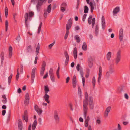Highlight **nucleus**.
I'll list each match as a JSON object with an SVG mask.
<instances>
[{
    "mask_svg": "<svg viewBox=\"0 0 130 130\" xmlns=\"http://www.w3.org/2000/svg\"><path fill=\"white\" fill-rule=\"evenodd\" d=\"M111 52H109L107 54V58L108 60H109L111 58Z\"/></svg>",
    "mask_w": 130,
    "mask_h": 130,
    "instance_id": "c9c22d12",
    "label": "nucleus"
},
{
    "mask_svg": "<svg viewBox=\"0 0 130 130\" xmlns=\"http://www.w3.org/2000/svg\"><path fill=\"white\" fill-rule=\"evenodd\" d=\"M13 49L11 46H10L9 48V57L10 58H11L12 54Z\"/></svg>",
    "mask_w": 130,
    "mask_h": 130,
    "instance_id": "393cba45",
    "label": "nucleus"
},
{
    "mask_svg": "<svg viewBox=\"0 0 130 130\" xmlns=\"http://www.w3.org/2000/svg\"><path fill=\"white\" fill-rule=\"evenodd\" d=\"M19 75L20 73L18 72L16 76V79L17 81L18 80L19 77Z\"/></svg>",
    "mask_w": 130,
    "mask_h": 130,
    "instance_id": "052dcab7",
    "label": "nucleus"
},
{
    "mask_svg": "<svg viewBox=\"0 0 130 130\" xmlns=\"http://www.w3.org/2000/svg\"><path fill=\"white\" fill-rule=\"evenodd\" d=\"M49 89L48 85H46L44 86V91L45 93L47 94L49 91Z\"/></svg>",
    "mask_w": 130,
    "mask_h": 130,
    "instance_id": "473e14b6",
    "label": "nucleus"
},
{
    "mask_svg": "<svg viewBox=\"0 0 130 130\" xmlns=\"http://www.w3.org/2000/svg\"><path fill=\"white\" fill-rule=\"evenodd\" d=\"M123 30L122 29H120L119 31V39L120 41H122L123 39Z\"/></svg>",
    "mask_w": 130,
    "mask_h": 130,
    "instance_id": "6ab92c4d",
    "label": "nucleus"
},
{
    "mask_svg": "<svg viewBox=\"0 0 130 130\" xmlns=\"http://www.w3.org/2000/svg\"><path fill=\"white\" fill-rule=\"evenodd\" d=\"M101 21L102 28L103 29H104L105 27V18L103 16H102Z\"/></svg>",
    "mask_w": 130,
    "mask_h": 130,
    "instance_id": "412c9836",
    "label": "nucleus"
},
{
    "mask_svg": "<svg viewBox=\"0 0 130 130\" xmlns=\"http://www.w3.org/2000/svg\"><path fill=\"white\" fill-rule=\"evenodd\" d=\"M49 74L51 80L52 82H54L55 81L54 76L53 69L52 68L50 69L49 71Z\"/></svg>",
    "mask_w": 130,
    "mask_h": 130,
    "instance_id": "423d86ee",
    "label": "nucleus"
},
{
    "mask_svg": "<svg viewBox=\"0 0 130 130\" xmlns=\"http://www.w3.org/2000/svg\"><path fill=\"white\" fill-rule=\"evenodd\" d=\"M87 16V14L86 13L84 14L83 15V17H82V21L83 22H84L85 21V20L86 18V17Z\"/></svg>",
    "mask_w": 130,
    "mask_h": 130,
    "instance_id": "09e8293b",
    "label": "nucleus"
},
{
    "mask_svg": "<svg viewBox=\"0 0 130 130\" xmlns=\"http://www.w3.org/2000/svg\"><path fill=\"white\" fill-rule=\"evenodd\" d=\"M37 121L36 120L34 121L33 124L32 126V130H35L36 127L37 126Z\"/></svg>",
    "mask_w": 130,
    "mask_h": 130,
    "instance_id": "2f4dec72",
    "label": "nucleus"
},
{
    "mask_svg": "<svg viewBox=\"0 0 130 130\" xmlns=\"http://www.w3.org/2000/svg\"><path fill=\"white\" fill-rule=\"evenodd\" d=\"M82 49L84 51H86L87 50V46L86 43L85 42H84L82 46Z\"/></svg>",
    "mask_w": 130,
    "mask_h": 130,
    "instance_id": "c756f323",
    "label": "nucleus"
},
{
    "mask_svg": "<svg viewBox=\"0 0 130 130\" xmlns=\"http://www.w3.org/2000/svg\"><path fill=\"white\" fill-rule=\"evenodd\" d=\"M89 4L90 6L91 10L90 11L91 13H92L93 12V11L94 9V7L93 3L91 2H90L89 3Z\"/></svg>",
    "mask_w": 130,
    "mask_h": 130,
    "instance_id": "7c9ffc66",
    "label": "nucleus"
},
{
    "mask_svg": "<svg viewBox=\"0 0 130 130\" xmlns=\"http://www.w3.org/2000/svg\"><path fill=\"white\" fill-rule=\"evenodd\" d=\"M29 15L30 17H32L34 15V13L33 12H29Z\"/></svg>",
    "mask_w": 130,
    "mask_h": 130,
    "instance_id": "5fc2aeb1",
    "label": "nucleus"
},
{
    "mask_svg": "<svg viewBox=\"0 0 130 130\" xmlns=\"http://www.w3.org/2000/svg\"><path fill=\"white\" fill-rule=\"evenodd\" d=\"M92 15H91L88 18V21L89 25H90L92 24Z\"/></svg>",
    "mask_w": 130,
    "mask_h": 130,
    "instance_id": "72a5a7b5",
    "label": "nucleus"
},
{
    "mask_svg": "<svg viewBox=\"0 0 130 130\" xmlns=\"http://www.w3.org/2000/svg\"><path fill=\"white\" fill-rule=\"evenodd\" d=\"M48 76V73L47 72L46 74L43 77V79H45Z\"/></svg>",
    "mask_w": 130,
    "mask_h": 130,
    "instance_id": "e2e57ef3",
    "label": "nucleus"
},
{
    "mask_svg": "<svg viewBox=\"0 0 130 130\" xmlns=\"http://www.w3.org/2000/svg\"><path fill=\"white\" fill-rule=\"evenodd\" d=\"M7 99H4L2 100V102L4 104H5L7 102Z\"/></svg>",
    "mask_w": 130,
    "mask_h": 130,
    "instance_id": "13d9d810",
    "label": "nucleus"
},
{
    "mask_svg": "<svg viewBox=\"0 0 130 130\" xmlns=\"http://www.w3.org/2000/svg\"><path fill=\"white\" fill-rule=\"evenodd\" d=\"M121 129L122 128L120 125L119 124H118V128L117 130H121Z\"/></svg>",
    "mask_w": 130,
    "mask_h": 130,
    "instance_id": "6e6d98bb",
    "label": "nucleus"
},
{
    "mask_svg": "<svg viewBox=\"0 0 130 130\" xmlns=\"http://www.w3.org/2000/svg\"><path fill=\"white\" fill-rule=\"evenodd\" d=\"M5 85H4L2 86L1 85H0V89L3 90H4L5 89Z\"/></svg>",
    "mask_w": 130,
    "mask_h": 130,
    "instance_id": "8fccbe9b",
    "label": "nucleus"
},
{
    "mask_svg": "<svg viewBox=\"0 0 130 130\" xmlns=\"http://www.w3.org/2000/svg\"><path fill=\"white\" fill-rule=\"evenodd\" d=\"M5 27H8V22L7 20H6L5 22Z\"/></svg>",
    "mask_w": 130,
    "mask_h": 130,
    "instance_id": "0e129e2a",
    "label": "nucleus"
},
{
    "mask_svg": "<svg viewBox=\"0 0 130 130\" xmlns=\"http://www.w3.org/2000/svg\"><path fill=\"white\" fill-rule=\"evenodd\" d=\"M10 112H9L7 116V120L8 121H9L10 120Z\"/></svg>",
    "mask_w": 130,
    "mask_h": 130,
    "instance_id": "603ef678",
    "label": "nucleus"
},
{
    "mask_svg": "<svg viewBox=\"0 0 130 130\" xmlns=\"http://www.w3.org/2000/svg\"><path fill=\"white\" fill-rule=\"evenodd\" d=\"M23 119V120H24L26 122H27L28 121L27 111V110L25 111L24 112Z\"/></svg>",
    "mask_w": 130,
    "mask_h": 130,
    "instance_id": "4be33fe9",
    "label": "nucleus"
},
{
    "mask_svg": "<svg viewBox=\"0 0 130 130\" xmlns=\"http://www.w3.org/2000/svg\"><path fill=\"white\" fill-rule=\"evenodd\" d=\"M95 83H96V80L95 78V77H93L92 79V83L93 84V85L94 87L95 86Z\"/></svg>",
    "mask_w": 130,
    "mask_h": 130,
    "instance_id": "ea45409f",
    "label": "nucleus"
},
{
    "mask_svg": "<svg viewBox=\"0 0 130 130\" xmlns=\"http://www.w3.org/2000/svg\"><path fill=\"white\" fill-rule=\"evenodd\" d=\"M67 5L66 3L63 2L61 5V10L62 12H64L66 10Z\"/></svg>",
    "mask_w": 130,
    "mask_h": 130,
    "instance_id": "ddd939ff",
    "label": "nucleus"
},
{
    "mask_svg": "<svg viewBox=\"0 0 130 130\" xmlns=\"http://www.w3.org/2000/svg\"><path fill=\"white\" fill-rule=\"evenodd\" d=\"M85 99L84 101L83 107H84V105H86V107H87V105H88V101L89 99V98L88 99V96L87 92H85Z\"/></svg>",
    "mask_w": 130,
    "mask_h": 130,
    "instance_id": "f8f14e48",
    "label": "nucleus"
},
{
    "mask_svg": "<svg viewBox=\"0 0 130 130\" xmlns=\"http://www.w3.org/2000/svg\"><path fill=\"white\" fill-rule=\"evenodd\" d=\"M101 122V121L99 119V118H98L96 120V122L97 123L99 124Z\"/></svg>",
    "mask_w": 130,
    "mask_h": 130,
    "instance_id": "864d4df0",
    "label": "nucleus"
},
{
    "mask_svg": "<svg viewBox=\"0 0 130 130\" xmlns=\"http://www.w3.org/2000/svg\"><path fill=\"white\" fill-rule=\"evenodd\" d=\"M102 68L101 67H100L99 69V72L98 73V82L100 83L102 77Z\"/></svg>",
    "mask_w": 130,
    "mask_h": 130,
    "instance_id": "4468645a",
    "label": "nucleus"
},
{
    "mask_svg": "<svg viewBox=\"0 0 130 130\" xmlns=\"http://www.w3.org/2000/svg\"><path fill=\"white\" fill-rule=\"evenodd\" d=\"M124 97L127 99H128V98H129L128 96V94L126 93L125 94Z\"/></svg>",
    "mask_w": 130,
    "mask_h": 130,
    "instance_id": "338daca9",
    "label": "nucleus"
},
{
    "mask_svg": "<svg viewBox=\"0 0 130 130\" xmlns=\"http://www.w3.org/2000/svg\"><path fill=\"white\" fill-rule=\"evenodd\" d=\"M29 103V99H25L24 101V104L25 105L27 106Z\"/></svg>",
    "mask_w": 130,
    "mask_h": 130,
    "instance_id": "79ce46f5",
    "label": "nucleus"
},
{
    "mask_svg": "<svg viewBox=\"0 0 130 130\" xmlns=\"http://www.w3.org/2000/svg\"><path fill=\"white\" fill-rule=\"evenodd\" d=\"M75 39L76 40L77 42L79 43L80 41V39L78 35H76L74 37Z\"/></svg>",
    "mask_w": 130,
    "mask_h": 130,
    "instance_id": "f704fd0d",
    "label": "nucleus"
},
{
    "mask_svg": "<svg viewBox=\"0 0 130 130\" xmlns=\"http://www.w3.org/2000/svg\"><path fill=\"white\" fill-rule=\"evenodd\" d=\"M64 55L66 58L65 64V65H67L69 61V57L68 54L66 51H65L64 52Z\"/></svg>",
    "mask_w": 130,
    "mask_h": 130,
    "instance_id": "2eb2a0df",
    "label": "nucleus"
},
{
    "mask_svg": "<svg viewBox=\"0 0 130 130\" xmlns=\"http://www.w3.org/2000/svg\"><path fill=\"white\" fill-rule=\"evenodd\" d=\"M51 4H50L48 7L47 10H44V15L45 18H46L47 15L50 12L51 10Z\"/></svg>",
    "mask_w": 130,
    "mask_h": 130,
    "instance_id": "0eeeda50",
    "label": "nucleus"
},
{
    "mask_svg": "<svg viewBox=\"0 0 130 130\" xmlns=\"http://www.w3.org/2000/svg\"><path fill=\"white\" fill-rule=\"evenodd\" d=\"M54 117L56 122L58 123L59 121V118L58 116L57 112L55 111L54 112Z\"/></svg>",
    "mask_w": 130,
    "mask_h": 130,
    "instance_id": "9b49d317",
    "label": "nucleus"
},
{
    "mask_svg": "<svg viewBox=\"0 0 130 130\" xmlns=\"http://www.w3.org/2000/svg\"><path fill=\"white\" fill-rule=\"evenodd\" d=\"M29 95L28 93H27L25 95V99H29Z\"/></svg>",
    "mask_w": 130,
    "mask_h": 130,
    "instance_id": "de8ad7c7",
    "label": "nucleus"
},
{
    "mask_svg": "<svg viewBox=\"0 0 130 130\" xmlns=\"http://www.w3.org/2000/svg\"><path fill=\"white\" fill-rule=\"evenodd\" d=\"M46 65V62L44 61H43L42 65V67L41 68L40 71V75L41 76H42L44 74Z\"/></svg>",
    "mask_w": 130,
    "mask_h": 130,
    "instance_id": "6e6552de",
    "label": "nucleus"
},
{
    "mask_svg": "<svg viewBox=\"0 0 130 130\" xmlns=\"http://www.w3.org/2000/svg\"><path fill=\"white\" fill-rule=\"evenodd\" d=\"M38 58L37 56L36 57H35V59L34 60V64H36L37 63Z\"/></svg>",
    "mask_w": 130,
    "mask_h": 130,
    "instance_id": "680f3d73",
    "label": "nucleus"
},
{
    "mask_svg": "<svg viewBox=\"0 0 130 130\" xmlns=\"http://www.w3.org/2000/svg\"><path fill=\"white\" fill-rule=\"evenodd\" d=\"M70 80V78L69 77H68L66 79V83H68Z\"/></svg>",
    "mask_w": 130,
    "mask_h": 130,
    "instance_id": "774afa93",
    "label": "nucleus"
},
{
    "mask_svg": "<svg viewBox=\"0 0 130 130\" xmlns=\"http://www.w3.org/2000/svg\"><path fill=\"white\" fill-rule=\"evenodd\" d=\"M88 108L85 105H84V107L83 108V116L85 119V122H88L90 119L89 116H88L86 118L87 114L88 112Z\"/></svg>",
    "mask_w": 130,
    "mask_h": 130,
    "instance_id": "f03ea898",
    "label": "nucleus"
},
{
    "mask_svg": "<svg viewBox=\"0 0 130 130\" xmlns=\"http://www.w3.org/2000/svg\"><path fill=\"white\" fill-rule=\"evenodd\" d=\"M110 73H112L113 72L112 67L111 66L109 67V71Z\"/></svg>",
    "mask_w": 130,
    "mask_h": 130,
    "instance_id": "3c124183",
    "label": "nucleus"
},
{
    "mask_svg": "<svg viewBox=\"0 0 130 130\" xmlns=\"http://www.w3.org/2000/svg\"><path fill=\"white\" fill-rule=\"evenodd\" d=\"M34 109L38 115H40L42 113V110L36 104L35 105Z\"/></svg>",
    "mask_w": 130,
    "mask_h": 130,
    "instance_id": "1a4fd4ad",
    "label": "nucleus"
},
{
    "mask_svg": "<svg viewBox=\"0 0 130 130\" xmlns=\"http://www.w3.org/2000/svg\"><path fill=\"white\" fill-rule=\"evenodd\" d=\"M76 76L74 75L73 76L72 79V86L73 88H75L76 85Z\"/></svg>",
    "mask_w": 130,
    "mask_h": 130,
    "instance_id": "a211bd4d",
    "label": "nucleus"
},
{
    "mask_svg": "<svg viewBox=\"0 0 130 130\" xmlns=\"http://www.w3.org/2000/svg\"><path fill=\"white\" fill-rule=\"evenodd\" d=\"M95 23V18H93L92 19V28H93Z\"/></svg>",
    "mask_w": 130,
    "mask_h": 130,
    "instance_id": "a18cd8bd",
    "label": "nucleus"
},
{
    "mask_svg": "<svg viewBox=\"0 0 130 130\" xmlns=\"http://www.w3.org/2000/svg\"><path fill=\"white\" fill-rule=\"evenodd\" d=\"M88 63L89 67L91 68L93 65V59L91 57H90L88 58Z\"/></svg>",
    "mask_w": 130,
    "mask_h": 130,
    "instance_id": "f3484780",
    "label": "nucleus"
},
{
    "mask_svg": "<svg viewBox=\"0 0 130 130\" xmlns=\"http://www.w3.org/2000/svg\"><path fill=\"white\" fill-rule=\"evenodd\" d=\"M40 49V45L39 43H38L36 47V56L38 55Z\"/></svg>",
    "mask_w": 130,
    "mask_h": 130,
    "instance_id": "cd10ccee",
    "label": "nucleus"
},
{
    "mask_svg": "<svg viewBox=\"0 0 130 130\" xmlns=\"http://www.w3.org/2000/svg\"><path fill=\"white\" fill-rule=\"evenodd\" d=\"M111 108L109 106L106 109L104 115L105 117L106 118L107 117L108 113L110 110Z\"/></svg>",
    "mask_w": 130,
    "mask_h": 130,
    "instance_id": "b1692460",
    "label": "nucleus"
},
{
    "mask_svg": "<svg viewBox=\"0 0 130 130\" xmlns=\"http://www.w3.org/2000/svg\"><path fill=\"white\" fill-rule=\"evenodd\" d=\"M88 102L89 104V107L90 109H93L94 107V104L93 98L92 97L90 96L89 97L88 101Z\"/></svg>",
    "mask_w": 130,
    "mask_h": 130,
    "instance_id": "20e7f679",
    "label": "nucleus"
},
{
    "mask_svg": "<svg viewBox=\"0 0 130 130\" xmlns=\"http://www.w3.org/2000/svg\"><path fill=\"white\" fill-rule=\"evenodd\" d=\"M121 51L120 50H119L116 54V64H117L120 62L121 58Z\"/></svg>",
    "mask_w": 130,
    "mask_h": 130,
    "instance_id": "7ed1b4c3",
    "label": "nucleus"
},
{
    "mask_svg": "<svg viewBox=\"0 0 130 130\" xmlns=\"http://www.w3.org/2000/svg\"><path fill=\"white\" fill-rule=\"evenodd\" d=\"M6 113V110H3L2 111V114L3 116H4Z\"/></svg>",
    "mask_w": 130,
    "mask_h": 130,
    "instance_id": "69168bd1",
    "label": "nucleus"
},
{
    "mask_svg": "<svg viewBox=\"0 0 130 130\" xmlns=\"http://www.w3.org/2000/svg\"><path fill=\"white\" fill-rule=\"evenodd\" d=\"M36 68L34 67L32 69L31 74V81L32 83V84L34 82V79L35 76V70Z\"/></svg>",
    "mask_w": 130,
    "mask_h": 130,
    "instance_id": "9d476101",
    "label": "nucleus"
},
{
    "mask_svg": "<svg viewBox=\"0 0 130 130\" xmlns=\"http://www.w3.org/2000/svg\"><path fill=\"white\" fill-rule=\"evenodd\" d=\"M18 125L19 130H22L23 126L22 121L21 119H19L18 121Z\"/></svg>",
    "mask_w": 130,
    "mask_h": 130,
    "instance_id": "5701e85b",
    "label": "nucleus"
},
{
    "mask_svg": "<svg viewBox=\"0 0 130 130\" xmlns=\"http://www.w3.org/2000/svg\"><path fill=\"white\" fill-rule=\"evenodd\" d=\"M29 16V15L28 13H26L25 14L24 18H25V23L26 27L28 28V24L27 23V20H28V18Z\"/></svg>",
    "mask_w": 130,
    "mask_h": 130,
    "instance_id": "aec40b11",
    "label": "nucleus"
},
{
    "mask_svg": "<svg viewBox=\"0 0 130 130\" xmlns=\"http://www.w3.org/2000/svg\"><path fill=\"white\" fill-rule=\"evenodd\" d=\"M55 41L54 40V41L52 43H51V44H50L48 45L49 48L50 49H51L52 48V47L55 44Z\"/></svg>",
    "mask_w": 130,
    "mask_h": 130,
    "instance_id": "c03bdc74",
    "label": "nucleus"
},
{
    "mask_svg": "<svg viewBox=\"0 0 130 130\" xmlns=\"http://www.w3.org/2000/svg\"><path fill=\"white\" fill-rule=\"evenodd\" d=\"M32 47L31 45H29L27 47L26 51L27 53H31L32 52Z\"/></svg>",
    "mask_w": 130,
    "mask_h": 130,
    "instance_id": "a878e982",
    "label": "nucleus"
},
{
    "mask_svg": "<svg viewBox=\"0 0 130 130\" xmlns=\"http://www.w3.org/2000/svg\"><path fill=\"white\" fill-rule=\"evenodd\" d=\"M82 71H80V73L81 74V75L82 76V83H83V86H84L85 85V78L83 77V75L82 74Z\"/></svg>",
    "mask_w": 130,
    "mask_h": 130,
    "instance_id": "e433bc0d",
    "label": "nucleus"
},
{
    "mask_svg": "<svg viewBox=\"0 0 130 130\" xmlns=\"http://www.w3.org/2000/svg\"><path fill=\"white\" fill-rule=\"evenodd\" d=\"M5 16L6 17H7L8 14V8L7 7H6L5 8Z\"/></svg>",
    "mask_w": 130,
    "mask_h": 130,
    "instance_id": "a19ab883",
    "label": "nucleus"
},
{
    "mask_svg": "<svg viewBox=\"0 0 130 130\" xmlns=\"http://www.w3.org/2000/svg\"><path fill=\"white\" fill-rule=\"evenodd\" d=\"M80 65L79 64H78L76 67V69L78 71L80 70Z\"/></svg>",
    "mask_w": 130,
    "mask_h": 130,
    "instance_id": "bf43d9fd",
    "label": "nucleus"
},
{
    "mask_svg": "<svg viewBox=\"0 0 130 130\" xmlns=\"http://www.w3.org/2000/svg\"><path fill=\"white\" fill-rule=\"evenodd\" d=\"M89 10L87 6H85L84 7V12L85 13H88Z\"/></svg>",
    "mask_w": 130,
    "mask_h": 130,
    "instance_id": "4c0bfd02",
    "label": "nucleus"
},
{
    "mask_svg": "<svg viewBox=\"0 0 130 130\" xmlns=\"http://www.w3.org/2000/svg\"><path fill=\"white\" fill-rule=\"evenodd\" d=\"M42 22H41L40 23V25H39L38 29V34H39L40 33L41 31V28L42 25Z\"/></svg>",
    "mask_w": 130,
    "mask_h": 130,
    "instance_id": "58836bf2",
    "label": "nucleus"
},
{
    "mask_svg": "<svg viewBox=\"0 0 130 130\" xmlns=\"http://www.w3.org/2000/svg\"><path fill=\"white\" fill-rule=\"evenodd\" d=\"M78 94L80 95V97L81 96L82 92L81 89L80 87H79L78 89Z\"/></svg>",
    "mask_w": 130,
    "mask_h": 130,
    "instance_id": "49530a36",
    "label": "nucleus"
},
{
    "mask_svg": "<svg viewBox=\"0 0 130 130\" xmlns=\"http://www.w3.org/2000/svg\"><path fill=\"white\" fill-rule=\"evenodd\" d=\"M44 97L45 101L48 103H49L50 102V101H49V95H48L47 93H45V95L44 96Z\"/></svg>",
    "mask_w": 130,
    "mask_h": 130,
    "instance_id": "bb28decb",
    "label": "nucleus"
},
{
    "mask_svg": "<svg viewBox=\"0 0 130 130\" xmlns=\"http://www.w3.org/2000/svg\"><path fill=\"white\" fill-rule=\"evenodd\" d=\"M73 53L74 58L76 59L77 57V48L76 47L74 48L73 51Z\"/></svg>",
    "mask_w": 130,
    "mask_h": 130,
    "instance_id": "c85d7f7f",
    "label": "nucleus"
},
{
    "mask_svg": "<svg viewBox=\"0 0 130 130\" xmlns=\"http://www.w3.org/2000/svg\"><path fill=\"white\" fill-rule=\"evenodd\" d=\"M120 11V8L119 7L117 6L114 8V17L116 16V17H118L117 14Z\"/></svg>",
    "mask_w": 130,
    "mask_h": 130,
    "instance_id": "dca6fc26",
    "label": "nucleus"
},
{
    "mask_svg": "<svg viewBox=\"0 0 130 130\" xmlns=\"http://www.w3.org/2000/svg\"><path fill=\"white\" fill-rule=\"evenodd\" d=\"M20 39V37L19 34H18V36L16 38V40L19 42Z\"/></svg>",
    "mask_w": 130,
    "mask_h": 130,
    "instance_id": "4d7b16f0",
    "label": "nucleus"
},
{
    "mask_svg": "<svg viewBox=\"0 0 130 130\" xmlns=\"http://www.w3.org/2000/svg\"><path fill=\"white\" fill-rule=\"evenodd\" d=\"M12 74H11L8 77V82L9 84H10L11 82V80L12 78Z\"/></svg>",
    "mask_w": 130,
    "mask_h": 130,
    "instance_id": "37998d69",
    "label": "nucleus"
},
{
    "mask_svg": "<svg viewBox=\"0 0 130 130\" xmlns=\"http://www.w3.org/2000/svg\"><path fill=\"white\" fill-rule=\"evenodd\" d=\"M72 25V19L71 18H70L69 19L68 21L67 24L66 25V31L64 36L65 39H66L67 38L69 34V30L71 28Z\"/></svg>",
    "mask_w": 130,
    "mask_h": 130,
    "instance_id": "f257e3e1",
    "label": "nucleus"
},
{
    "mask_svg": "<svg viewBox=\"0 0 130 130\" xmlns=\"http://www.w3.org/2000/svg\"><path fill=\"white\" fill-rule=\"evenodd\" d=\"M46 0H38V3L36 5V7L37 10L39 11L43 4L45 3Z\"/></svg>",
    "mask_w": 130,
    "mask_h": 130,
    "instance_id": "39448f33",
    "label": "nucleus"
}]
</instances>
